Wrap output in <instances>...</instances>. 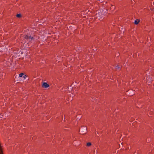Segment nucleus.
<instances>
[{"mask_svg": "<svg viewBox=\"0 0 154 154\" xmlns=\"http://www.w3.org/2000/svg\"><path fill=\"white\" fill-rule=\"evenodd\" d=\"M151 10L154 12V8H152Z\"/></svg>", "mask_w": 154, "mask_h": 154, "instance_id": "obj_13", "label": "nucleus"}, {"mask_svg": "<svg viewBox=\"0 0 154 154\" xmlns=\"http://www.w3.org/2000/svg\"><path fill=\"white\" fill-rule=\"evenodd\" d=\"M16 17H17L18 18H20L21 17L22 15H21V14H17L16 15Z\"/></svg>", "mask_w": 154, "mask_h": 154, "instance_id": "obj_9", "label": "nucleus"}, {"mask_svg": "<svg viewBox=\"0 0 154 154\" xmlns=\"http://www.w3.org/2000/svg\"><path fill=\"white\" fill-rule=\"evenodd\" d=\"M24 75V73H20L19 74V76L20 77H22V76Z\"/></svg>", "mask_w": 154, "mask_h": 154, "instance_id": "obj_11", "label": "nucleus"}, {"mask_svg": "<svg viewBox=\"0 0 154 154\" xmlns=\"http://www.w3.org/2000/svg\"><path fill=\"white\" fill-rule=\"evenodd\" d=\"M27 76L26 75H24L23 76V78L25 79L26 78Z\"/></svg>", "mask_w": 154, "mask_h": 154, "instance_id": "obj_12", "label": "nucleus"}, {"mask_svg": "<svg viewBox=\"0 0 154 154\" xmlns=\"http://www.w3.org/2000/svg\"><path fill=\"white\" fill-rule=\"evenodd\" d=\"M122 67V66H119V65H117L116 66V68L117 69H119L121 70Z\"/></svg>", "mask_w": 154, "mask_h": 154, "instance_id": "obj_7", "label": "nucleus"}, {"mask_svg": "<svg viewBox=\"0 0 154 154\" xmlns=\"http://www.w3.org/2000/svg\"><path fill=\"white\" fill-rule=\"evenodd\" d=\"M91 145V142H88L86 144V146H89Z\"/></svg>", "mask_w": 154, "mask_h": 154, "instance_id": "obj_10", "label": "nucleus"}, {"mask_svg": "<svg viewBox=\"0 0 154 154\" xmlns=\"http://www.w3.org/2000/svg\"><path fill=\"white\" fill-rule=\"evenodd\" d=\"M140 20H139L138 19H136L135 20L134 22V24H135L136 25L138 24L140 22Z\"/></svg>", "mask_w": 154, "mask_h": 154, "instance_id": "obj_6", "label": "nucleus"}, {"mask_svg": "<svg viewBox=\"0 0 154 154\" xmlns=\"http://www.w3.org/2000/svg\"><path fill=\"white\" fill-rule=\"evenodd\" d=\"M24 38L26 39H30L31 40H30V41H32V40H33L34 39V37H31V35H28V34H27L26 35H24Z\"/></svg>", "mask_w": 154, "mask_h": 154, "instance_id": "obj_4", "label": "nucleus"}, {"mask_svg": "<svg viewBox=\"0 0 154 154\" xmlns=\"http://www.w3.org/2000/svg\"><path fill=\"white\" fill-rule=\"evenodd\" d=\"M106 10L109 11V14H110L115 9V6L110 4H108L105 7Z\"/></svg>", "mask_w": 154, "mask_h": 154, "instance_id": "obj_1", "label": "nucleus"}, {"mask_svg": "<svg viewBox=\"0 0 154 154\" xmlns=\"http://www.w3.org/2000/svg\"><path fill=\"white\" fill-rule=\"evenodd\" d=\"M0 145H1V143H0Z\"/></svg>", "mask_w": 154, "mask_h": 154, "instance_id": "obj_14", "label": "nucleus"}, {"mask_svg": "<svg viewBox=\"0 0 154 154\" xmlns=\"http://www.w3.org/2000/svg\"><path fill=\"white\" fill-rule=\"evenodd\" d=\"M76 117H77V119H78V120H79L81 119V118L82 117V116H81V115H77Z\"/></svg>", "mask_w": 154, "mask_h": 154, "instance_id": "obj_8", "label": "nucleus"}, {"mask_svg": "<svg viewBox=\"0 0 154 154\" xmlns=\"http://www.w3.org/2000/svg\"><path fill=\"white\" fill-rule=\"evenodd\" d=\"M126 92L128 95L130 96H132L135 94L134 91L132 90H129Z\"/></svg>", "mask_w": 154, "mask_h": 154, "instance_id": "obj_3", "label": "nucleus"}, {"mask_svg": "<svg viewBox=\"0 0 154 154\" xmlns=\"http://www.w3.org/2000/svg\"><path fill=\"white\" fill-rule=\"evenodd\" d=\"M79 132L80 134L84 135L86 134L87 132V128L85 126H81L79 128Z\"/></svg>", "mask_w": 154, "mask_h": 154, "instance_id": "obj_2", "label": "nucleus"}, {"mask_svg": "<svg viewBox=\"0 0 154 154\" xmlns=\"http://www.w3.org/2000/svg\"><path fill=\"white\" fill-rule=\"evenodd\" d=\"M42 86V88H46L49 87V85L46 82H43Z\"/></svg>", "mask_w": 154, "mask_h": 154, "instance_id": "obj_5", "label": "nucleus"}]
</instances>
